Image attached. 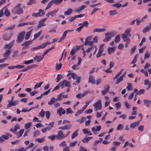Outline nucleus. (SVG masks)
I'll use <instances>...</instances> for the list:
<instances>
[{
    "mask_svg": "<svg viewBox=\"0 0 151 151\" xmlns=\"http://www.w3.org/2000/svg\"><path fill=\"white\" fill-rule=\"evenodd\" d=\"M8 139V137L5 135H3L0 137V142L2 143L4 141V139Z\"/></svg>",
    "mask_w": 151,
    "mask_h": 151,
    "instance_id": "obj_27",
    "label": "nucleus"
},
{
    "mask_svg": "<svg viewBox=\"0 0 151 151\" xmlns=\"http://www.w3.org/2000/svg\"><path fill=\"white\" fill-rule=\"evenodd\" d=\"M15 27V25H13L9 27L5 28L4 29V31H6L8 30H13L14 29Z\"/></svg>",
    "mask_w": 151,
    "mask_h": 151,
    "instance_id": "obj_62",
    "label": "nucleus"
},
{
    "mask_svg": "<svg viewBox=\"0 0 151 151\" xmlns=\"http://www.w3.org/2000/svg\"><path fill=\"white\" fill-rule=\"evenodd\" d=\"M109 12L110 15H114L117 14V12L116 10L109 11Z\"/></svg>",
    "mask_w": 151,
    "mask_h": 151,
    "instance_id": "obj_39",
    "label": "nucleus"
},
{
    "mask_svg": "<svg viewBox=\"0 0 151 151\" xmlns=\"http://www.w3.org/2000/svg\"><path fill=\"white\" fill-rule=\"evenodd\" d=\"M112 6L113 7H115L116 8L118 9L122 6V4L119 3H117L112 5Z\"/></svg>",
    "mask_w": 151,
    "mask_h": 151,
    "instance_id": "obj_53",
    "label": "nucleus"
},
{
    "mask_svg": "<svg viewBox=\"0 0 151 151\" xmlns=\"http://www.w3.org/2000/svg\"><path fill=\"white\" fill-rule=\"evenodd\" d=\"M42 33V31L41 30L37 33L35 34L34 35V38L33 40L37 38L41 35Z\"/></svg>",
    "mask_w": 151,
    "mask_h": 151,
    "instance_id": "obj_37",
    "label": "nucleus"
},
{
    "mask_svg": "<svg viewBox=\"0 0 151 151\" xmlns=\"http://www.w3.org/2000/svg\"><path fill=\"white\" fill-rule=\"evenodd\" d=\"M54 47L53 46L52 47L49 48L46 50L45 51L42 55V56L43 57L49 51L51 50H52L53 49Z\"/></svg>",
    "mask_w": 151,
    "mask_h": 151,
    "instance_id": "obj_34",
    "label": "nucleus"
},
{
    "mask_svg": "<svg viewBox=\"0 0 151 151\" xmlns=\"http://www.w3.org/2000/svg\"><path fill=\"white\" fill-rule=\"evenodd\" d=\"M128 85L127 87V88L128 91H131L132 90L133 88L131 84L130 83H127Z\"/></svg>",
    "mask_w": 151,
    "mask_h": 151,
    "instance_id": "obj_45",
    "label": "nucleus"
},
{
    "mask_svg": "<svg viewBox=\"0 0 151 151\" xmlns=\"http://www.w3.org/2000/svg\"><path fill=\"white\" fill-rule=\"evenodd\" d=\"M43 58V57L42 55H36L35 57H33L34 60L37 62H40Z\"/></svg>",
    "mask_w": 151,
    "mask_h": 151,
    "instance_id": "obj_16",
    "label": "nucleus"
},
{
    "mask_svg": "<svg viewBox=\"0 0 151 151\" xmlns=\"http://www.w3.org/2000/svg\"><path fill=\"white\" fill-rule=\"evenodd\" d=\"M116 34L113 32H107L105 34L106 38L103 41L104 42H107L110 40L111 37H114Z\"/></svg>",
    "mask_w": 151,
    "mask_h": 151,
    "instance_id": "obj_2",
    "label": "nucleus"
},
{
    "mask_svg": "<svg viewBox=\"0 0 151 151\" xmlns=\"http://www.w3.org/2000/svg\"><path fill=\"white\" fill-rule=\"evenodd\" d=\"M73 31V29L72 30H65L63 34V35L60 38L59 40L58 41L59 42H61L63 40H64L66 37L67 34L69 32H71Z\"/></svg>",
    "mask_w": 151,
    "mask_h": 151,
    "instance_id": "obj_7",
    "label": "nucleus"
},
{
    "mask_svg": "<svg viewBox=\"0 0 151 151\" xmlns=\"http://www.w3.org/2000/svg\"><path fill=\"white\" fill-rule=\"evenodd\" d=\"M45 140V137H43L42 138H37L35 139V141H37L41 143L44 142Z\"/></svg>",
    "mask_w": 151,
    "mask_h": 151,
    "instance_id": "obj_33",
    "label": "nucleus"
},
{
    "mask_svg": "<svg viewBox=\"0 0 151 151\" xmlns=\"http://www.w3.org/2000/svg\"><path fill=\"white\" fill-rule=\"evenodd\" d=\"M21 5L20 4H19L16 5L12 10V12L13 14H22L23 12V10L20 7Z\"/></svg>",
    "mask_w": 151,
    "mask_h": 151,
    "instance_id": "obj_1",
    "label": "nucleus"
},
{
    "mask_svg": "<svg viewBox=\"0 0 151 151\" xmlns=\"http://www.w3.org/2000/svg\"><path fill=\"white\" fill-rule=\"evenodd\" d=\"M78 129L76 130L72 134L71 138L73 139L78 136Z\"/></svg>",
    "mask_w": 151,
    "mask_h": 151,
    "instance_id": "obj_30",
    "label": "nucleus"
},
{
    "mask_svg": "<svg viewBox=\"0 0 151 151\" xmlns=\"http://www.w3.org/2000/svg\"><path fill=\"white\" fill-rule=\"evenodd\" d=\"M58 9H57L53 11L48 12L46 14V16L48 17H50V16L51 17L54 16L56 15V13L58 12Z\"/></svg>",
    "mask_w": 151,
    "mask_h": 151,
    "instance_id": "obj_8",
    "label": "nucleus"
},
{
    "mask_svg": "<svg viewBox=\"0 0 151 151\" xmlns=\"http://www.w3.org/2000/svg\"><path fill=\"white\" fill-rule=\"evenodd\" d=\"M47 19V18L42 19L40 20L37 26L38 28H40L42 26L45 25V22Z\"/></svg>",
    "mask_w": 151,
    "mask_h": 151,
    "instance_id": "obj_10",
    "label": "nucleus"
},
{
    "mask_svg": "<svg viewBox=\"0 0 151 151\" xmlns=\"http://www.w3.org/2000/svg\"><path fill=\"white\" fill-rule=\"evenodd\" d=\"M39 13L40 14V17L44 16L45 14V12L43 10L40 9L39 10Z\"/></svg>",
    "mask_w": 151,
    "mask_h": 151,
    "instance_id": "obj_47",
    "label": "nucleus"
},
{
    "mask_svg": "<svg viewBox=\"0 0 151 151\" xmlns=\"http://www.w3.org/2000/svg\"><path fill=\"white\" fill-rule=\"evenodd\" d=\"M69 74L73 79L75 80L77 79L76 81L73 84V85H78L80 82L81 77H77V75L74 73H70Z\"/></svg>",
    "mask_w": 151,
    "mask_h": 151,
    "instance_id": "obj_3",
    "label": "nucleus"
},
{
    "mask_svg": "<svg viewBox=\"0 0 151 151\" xmlns=\"http://www.w3.org/2000/svg\"><path fill=\"white\" fill-rule=\"evenodd\" d=\"M143 19H142L141 20H140L139 18H137L136 19V24L137 25H139L140 23L143 22Z\"/></svg>",
    "mask_w": 151,
    "mask_h": 151,
    "instance_id": "obj_49",
    "label": "nucleus"
},
{
    "mask_svg": "<svg viewBox=\"0 0 151 151\" xmlns=\"http://www.w3.org/2000/svg\"><path fill=\"white\" fill-rule=\"evenodd\" d=\"M62 99V93L60 94L56 99H55L56 101H60Z\"/></svg>",
    "mask_w": 151,
    "mask_h": 151,
    "instance_id": "obj_55",
    "label": "nucleus"
},
{
    "mask_svg": "<svg viewBox=\"0 0 151 151\" xmlns=\"http://www.w3.org/2000/svg\"><path fill=\"white\" fill-rule=\"evenodd\" d=\"M63 0H52L53 3L58 5L61 3Z\"/></svg>",
    "mask_w": 151,
    "mask_h": 151,
    "instance_id": "obj_36",
    "label": "nucleus"
},
{
    "mask_svg": "<svg viewBox=\"0 0 151 151\" xmlns=\"http://www.w3.org/2000/svg\"><path fill=\"white\" fill-rule=\"evenodd\" d=\"M36 2V0H30L27 3L28 5H31L32 4H35Z\"/></svg>",
    "mask_w": 151,
    "mask_h": 151,
    "instance_id": "obj_56",
    "label": "nucleus"
},
{
    "mask_svg": "<svg viewBox=\"0 0 151 151\" xmlns=\"http://www.w3.org/2000/svg\"><path fill=\"white\" fill-rule=\"evenodd\" d=\"M63 84V83H62L60 82L54 88L52 91H53L54 90H58V89H59L60 87V86H62Z\"/></svg>",
    "mask_w": 151,
    "mask_h": 151,
    "instance_id": "obj_43",
    "label": "nucleus"
},
{
    "mask_svg": "<svg viewBox=\"0 0 151 151\" xmlns=\"http://www.w3.org/2000/svg\"><path fill=\"white\" fill-rule=\"evenodd\" d=\"M120 39L119 35H117L115 37L114 40V41L115 43H118L120 41Z\"/></svg>",
    "mask_w": 151,
    "mask_h": 151,
    "instance_id": "obj_48",
    "label": "nucleus"
},
{
    "mask_svg": "<svg viewBox=\"0 0 151 151\" xmlns=\"http://www.w3.org/2000/svg\"><path fill=\"white\" fill-rule=\"evenodd\" d=\"M62 66V64L61 63H60L59 64H56V69L57 70H60Z\"/></svg>",
    "mask_w": 151,
    "mask_h": 151,
    "instance_id": "obj_50",
    "label": "nucleus"
},
{
    "mask_svg": "<svg viewBox=\"0 0 151 151\" xmlns=\"http://www.w3.org/2000/svg\"><path fill=\"white\" fill-rule=\"evenodd\" d=\"M144 85H148L146 90H147L151 86V82H150L148 79H146L144 81Z\"/></svg>",
    "mask_w": 151,
    "mask_h": 151,
    "instance_id": "obj_18",
    "label": "nucleus"
},
{
    "mask_svg": "<svg viewBox=\"0 0 151 151\" xmlns=\"http://www.w3.org/2000/svg\"><path fill=\"white\" fill-rule=\"evenodd\" d=\"M11 52V51L9 50H6V52L3 54V57L7 59Z\"/></svg>",
    "mask_w": 151,
    "mask_h": 151,
    "instance_id": "obj_21",
    "label": "nucleus"
},
{
    "mask_svg": "<svg viewBox=\"0 0 151 151\" xmlns=\"http://www.w3.org/2000/svg\"><path fill=\"white\" fill-rule=\"evenodd\" d=\"M123 69H122L116 75L115 77H114L113 79L114 80V79L117 78L122 73V72L123 70Z\"/></svg>",
    "mask_w": 151,
    "mask_h": 151,
    "instance_id": "obj_60",
    "label": "nucleus"
},
{
    "mask_svg": "<svg viewBox=\"0 0 151 151\" xmlns=\"http://www.w3.org/2000/svg\"><path fill=\"white\" fill-rule=\"evenodd\" d=\"M8 104L7 106V108H9L11 106H15L18 103V101H14L11 102L9 100L8 101Z\"/></svg>",
    "mask_w": 151,
    "mask_h": 151,
    "instance_id": "obj_12",
    "label": "nucleus"
},
{
    "mask_svg": "<svg viewBox=\"0 0 151 151\" xmlns=\"http://www.w3.org/2000/svg\"><path fill=\"white\" fill-rule=\"evenodd\" d=\"M127 37L124 34H123L122 35V38L123 41L124 42L129 43L130 41V39Z\"/></svg>",
    "mask_w": 151,
    "mask_h": 151,
    "instance_id": "obj_26",
    "label": "nucleus"
},
{
    "mask_svg": "<svg viewBox=\"0 0 151 151\" xmlns=\"http://www.w3.org/2000/svg\"><path fill=\"white\" fill-rule=\"evenodd\" d=\"M144 105L147 107H150L151 105V100L144 99L143 100Z\"/></svg>",
    "mask_w": 151,
    "mask_h": 151,
    "instance_id": "obj_15",
    "label": "nucleus"
},
{
    "mask_svg": "<svg viewBox=\"0 0 151 151\" xmlns=\"http://www.w3.org/2000/svg\"><path fill=\"white\" fill-rule=\"evenodd\" d=\"M24 131V129H20L19 132H15V134L17 136V138H19L22 135Z\"/></svg>",
    "mask_w": 151,
    "mask_h": 151,
    "instance_id": "obj_17",
    "label": "nucleus"
},
{
    "mask_svg": "<svg viewBox=\"0 0 151 151\" xmlns=\"http://www.w3.org/2000/svg\"><path fill=\"white\" fill-rule=\"evenodd\" d=\"M53 4V3L52 0L49 2L45 8V10H46L50 8L51 7Z\"/></svg>",
    "mask_w": 151,
    "mask_h": 151,
    "instance_id": "obj_41",
    "label": "nucleus"
},
{
    "mask_svg": "<svg viewBox=\"0 0 151 151\" xmlns=\"http://www.w3.org/2000/svg\"><path fill=\"white\" fill-rule=\"evenodd\" d=\"M15 151H26V149L23 147H21L18 149H16Z\"/></svg>",
    "mask_w": 151,
    "mask_h": 151,
    "instance_id": "obj_63",
    "label": "nucleus"
},
{
    "mask_svg": "<svg viewBox=\"0 0 151 151\" xmlns=\"http://www.w3.org/2000/svg\"><path fill=\"white\" fill-rule=\"evenodd\" d=\"M131 31V28H128L125 30V34L126 36L129 37L131 36V35L130 34Z\"/></svg>",
    "mask_w": 151,
    "mask_h": 151,
    "instance_id": "obj_25",
    "label": "nucleus"
},
{
    "mask_svg": "<svg viewBox=\"0 0 151 151\" xmlns=\"http://www.w3.org/2000/svg\"><path fill=\"white\" fill-rule=\"evenodd\" d=\"M73 11L72 9L69 8L66 11H65L64 13V14L65 15H68L71 14Z\"/></svg>",
    "mask_w": 151,
    "mask_h": 151,
    "instance_id": "obj_28",
    "label": "nucleus"
},
{
    "mask_svg": "<svg viewBox=\"0 0 151 151\" xmlns=\"http://www.w3.org/2000/svg\"><path fill=\"white\" fill-rule=\"evenodd\" d=\"M4 14L7 17H9L10 15V13L7 9L5 10Z\"/></svg>",
    "mask_w": 151,
    "mask_h": 151,
    "instance_id": "obj_46",
    "label": "nucleus"
},
{
    "mask_svg": "<svg viewBox=\"0 0 151 151\" xmlns=\"http://www.w3.org/2000/svg\"><path fill=\"white\" fill-rule=\"evenodd\" d=\"M25 33V32L24 31L19 33V35L16 41L18 43L21 42L24 40V36Z\"/></svg>",
    "mask_w": 151,
    "mask_h": 151,
    "instance_id": "obj_6",
    "label": "nucleus"
},
{
    "mask_svg": "<svg viewBox=\"0 0 151 151\" xmlns=\"http://www.w3.org/2000/svg\"><path fill=\"white\" fill-rule=\"evenodd\" d=\"M79 151H87V150L85 147L81 145L80 147Z\"/></svg>",
    "mask_w": 151,
    "mask_h": 151,
    "instance_id": "obj_64",
    "label": "nucleus"
},
{
    "mask_svg": "<svg viewBox=\"0 0 151 151\" xmlns=\"http://www.w3.org/2000/svg\"><path fill=\"white\" fill-rule=\"evenodd\" d=\"M94 42H92V41H89V43L88 44V45L90 46H91V47L94 48L96 47V46L95 45H94L93 44Z\"/></svg>",
    "mask_w": 151,
    "mask_h": 151,
    "instance_id": "obj_57",
    "label": "nucleus"
},
{
    "mask_svg": "<svg viewBox=\"0 0 151 151\" xmlns=\"http://www.w3.org/2000/svg\"><path fill=\"white\" fill-rule=\"evenodd\" d=\"M32 32H31V31H29V32H27L26 34V35L25 37V40H28L29 38L30 35V34H31Z\"/></svg>",
    "mask_w": 151,
    "mask_h": 151,
    "instance_id": "obj_42",
    "label": "nucleus"
},
{
    "mask_svg": "<svg viewBox=\"0 0 151 151\" xmlns=\"http://www.w3.org/2000/svg\"><path fill=\"white\" fill-rule=\"evenodd\" d=\"M83 132L84 134H87L90 135H92L91 132L88 131L87 129H83Z\"/></svg>",
    "mask_w": 151,
    "mask_h": 151,
    "instance_id": "obj_40",
    "label": "nucleus"
},
{
    "mask_svg": "<svg viewBox=\"0 0 151 151\" xmlns=\"http://www.w3.org/2000/svg\"><path fill=\"white\" fill-rule=\"evenodd\" d=\"M56 136V139L58 140L61 139L65 137V135L61 131H59Z\"/></svg>",
    "mask_w": 151,
    "mask_h": 151,
    "instance_id": "obj_9",
    "label": "nucleus"
},
{
    "mask_svg": "<svg viewBox=\"0 0 151 151\" xmlns=\"http://www.w3.org/2000/svg\"><path fill=\"white\" fill-rule=\"evenodd\" d=\"M43 82H40L39 83H37L35 85L34 89H36L37 88L40 87L41 86V85L43 83Z\"/></svg>",
    "mask_w": 151,
    "mask_h": 151,
    "instance_id": "obj_38",
    "label": "nucleus"
},
{
    "mask_svg": "<svg viewBox=\"0 0 151 151\" xmlns=\"http://www.w3.org/2000/svg\"><path fill=\"white\" fill-rule=\"evenodd\" d=\"M83 46V45H81V46L76 45L73 47L72 49H73V50L76 52L77 50H79L80 49V47H82Z\"/></svg>",
    "mask_w": 151,
    "mask_h": 151,
    "instance_id": "obj_35",
    "label": "nucleus"
},
{
    "mask_svg": "<svg viewBox=\"0 0 151 151\" xmlns=\"http://www.w3.org/2000/svg\"><path fill=\"white\" fill-rule=\"evenodd\" d=\"M151 27L149 26H146L142 30V32L144 34L146 33L147 32H148L150 29Z\"/></svg>",
    "mask_w": 151,
    "mask_h": 151,
    "instance_id": "obj_31",
    "label": "nucleus"
},
{
    "mask_svg": "<svg viewBox=\"0 0 151 151\" xmlns=\"http://www.w3.org/2000/svg\"><path fill=\"white\" fill-rule=\"evenodd\" d=\"M13 34V32L11 31L8 33H5L3 35V38L5 40H8L10 39L12 36Z\"/></svg>",
    "mask_w": 151,
    "mask_h": 151,
    "instance_id": "obj_5",
    "label": "nucleus"
},
{
    "mask_svg": "<svg viewBox=\"0 0 151 151\" xmlns=\"http://www.w3.org/2000/svg\"><path fill=\"white\" fill-rule=\"evenodd\" d=\"M125 72L124 74L121 75L119 78H118L117 79L115 83L116 84H119L120 82L123 81V78L125 77Z\"/></svg>",
    "mask_w": 151,
    "mask_h": 151,
    "instance_id": "obj_14",
    "label": "nucleus"
},
{
    "mask_svg": "<svg viewBox=\"0 0 151 151\" xmlns=\"http://www.w3.org/2000/svg\"><path fill=\"white\" fill-rule=\"evenodd\" d=\"M54 122H50L49 123V124H46L47 125H49V127H47L49 128V129L50 130L53 127L54 125Z\"/></svg>",
    "mask_w": 151,
    "mask_h": 151,
    "instance_id": "obj_51",
    "label": "nucleus"
},
{
    "mask_svg": "<svg viewBox=\"0 0 151 151\" xmlns=\"http://www.w3.org/2000/svg\"><path fill=\"white\" fill-rule=\"evenodd\" d=\"M86 7V6L84 5H82L76 8L75 11L76 12H80L81 11L83 10Z\"/></svg>",
    "mask_w": 151,
    "mask_h": 151,
    "instance_id": "obj_23",
    "label": "nucleus"
},
{
    "mask_svg": "<svg viewBox=\"0 0 151 151\" xmlns=\"http://www.w3.org/2000/svg\"><path fill=\"white\" fill-rule=\"evenodd\" d=\"M101 129V127L100 126H97L96 127V129L94 127H93L91 128L92 131L94 132L96 134L97 131H99Z\"/></svg>",
    "mask_w": 151,
    "mask_h": 151,
    "instance_id": "obj_20",
    "label": "nucleus"
},
{
    "mask_svg": "<svg viewBox=\"0 0 151 151\" xmlns=\"http://www.w3.org/2000/svg\"><path fill=\"white\" fill-rule=\"evenodd\" d=\"M32 42L31 41H25L24 43L22 44V46H27L28 45L30 44V43Z\"/></svg>",
    "mask_w": 151,
    "mask_h": 151,
    "instance_id": "obj_54",
    "label": "nucleus"
},
{
    "mask_svg": "<svg viewBox=\"0 0 151 151\" xmlns=\"http://www.w3.org/2000/svg\"><path fill=\"white\" fill-rule=\"evenodd\" d=\"M32 123L31 122L25 124L24 128L25 129H27L29 128L32 125Z\"/></svg>",
    "mask_w": 151,
    "mask_h": 151,
    "instance_id": "obj_44",
    "label": "nucleus"
},
{
    "mask_svg": "<svg viewBox=\"0 0 151 151\" xmlns=\"http://www.w3.org/2000/svg\"><path fill=\"white\" fill-rule=\"evenodd\" d=\"M115 48L114 47H109L108 48L107 51L109 54L113 52L115 50Z\"/></svg>",
    "mask_w": 151,
    "mask_h": 151,
    "instance_id": "obj_29",
    "label": "nucleus"
},
{
    "mask_svg": "<svg viewBox=\"0 0 151 151\" xmlns=\"http://www.w3.org/2000/svg\"><path fill=\"white\" fill-rule=\"evenodd\" d=\"M65 113V111L62 107L60 108L57 111V113L59 114L60 116L62 115V114H64Z\"/></svg>",
    "mask_w": 151,
    "mask_h": 151,
    "instance_id": "obj_19",
    "label": "nucleus"
},
{
    "mask_svg": "<svg viewBox=\"0 0 151 151\" xmlns=\"http://www.w3.org/2000/svg\"><path fill=\"white\" fill-rule=\"evenodd\" d=\"M40 134V132L39 131L36 130L35 132L34 133L33 136L35 137H36L37 136L39 135Z\"/></svg>",
    "mask_w": 151,
    "mask_h": 151,
    "instance_id": "obj_61",
    "label": "nucleus"
},
{
    "mask_svg": "<svg viewBox=\"0 0 151 151\" xmlns=\"http://www.w3.org/2000/svg\"><path fill=\"white\" fill-rule=\"evenodd\" d=\"M55 98L54 97H52L50 101L48 102V104L49 105L51 106L53 103H54L55 102Z\"/></svg>",
    "mask_w": 151,
    "mask_h": 151,
    "instance_id": "obj_32",
    "label": "nucleus"
},
{
    "mask_svg": "<svg viewBox=\"0 0 151 151\" xmlns=\"http://www.w3.org/2000/svg\"><path fill=\"white\" fill-rule=\"evenodd\" d=\"M94 79L95 78L93 76L90 75L88 78V83H91L93 84H95L96 83V82Z\"/></svg>",
    "mask_w": 151,
    "mask_h": 151,
    "instance_id": "obj_22",
    "label": "nucleus"
},
{
    "mask_svg": "<svg viewBox=\"0 0 151 151\" xmlns=\"http://www.w3.org/2000/svg\"><path fill=\"white\" fill-rule=\"evenodd\" d=\"M73 112V111L70 108H67L66 109V114H72Z\"/></svg>",
    "mask_w": 151,
    "mask_h": 151,
    "instance_id": "obj_52",
    "label": "nucleus"
},
{
    "mask_svg": "<svg viewBox=\"0 0 151 151\" xmlns=\"http://www.w3.org/2000/svg\"><path fill=\"white\" fill-rule=\"evenodd\" d=\"M106 29L105 28H101L99 29L98 28H95L93 29L92 30V32L93 33L95 32H104L106 31Z\"/></svg>",
    "mask_w": 151,
    "mask_h": 151,
    "instance_id": "obj_13",
    "label": "nucleus"
},
{
    "mask_svg": "<svg viewBox=\"0 0 151 151\" xmlns=\"http://www.w3.org/2000/svg\"><path fill=\"white\" fill-rule=\"evenodd\" d=\"M48 138L50 139L52 141H53L55 138L56 139V136L54 135H52L48 137Z\"/></svg>",
    "mask_w": 151,
    "mask_h": 151,
    "instance_id": "obj_59",
    "label": "nucleus"
},
{
    "mask_svg": "<svg viewBox=\"0 0 151 151\" xmlns=\"http://www.w3.org/2000/svg\"><path fill=\"white\" fill-rule=\"evenodd\" d=\"M93 106L94 107V110L95 111H97L101 109L102 108L101 100H100L93 104Z\"/></svg>",
    "mask_w": 151,
    "mask_h": 151,
    "instance_id": "obj_4",
    "label": "nucleus"
},
{
    "mask_svg": "<svg viewBox=\"0 0 151 151\" xmlns=\"http://www.w3.org/2000/svg\"><path fill=\"white\" fill-rule=\"evenodd\" d=\"M60 83H62L63 84L62 86H61L62 88H63L64 86L68 87H70V81H67L66 80H64L62 82H60Z\"/></svg>",
    "mask_w": 151,
    "mask_h": 151,
    "instance_id": "obj_11",
    "label": "nucleus"
},
{
    "mask_svg": "<svg viewBox=\"0 0 151 151\" xmlns=\"http://www.w3.org/2000/svg\"><path fill=\"white\" fill-rule=\"evenodd\" d=\"M63 78V76L62 75L60 74H58L57 75V77L56 78V79H57V82H59L60 81V80L61 79Z\"/></svg>",
    "mask_w": 151,
    "mask_h": 151,
    "instance_id": "obj_58",
    "label": "nucleus"
},
{
    "mask_svg": "<svg viewBox=\"0 0 151 151\" xmlns=\"http://www.w3.org/2000/svg\"><path fill=\"white\" fill-rule=\"evenodd\" d=\"M71 127V125H66L63 127H60L58 128L59 129H62L63 130L65 129H70Z\"/></svg>",
    "mask_w": 151,
    "mask_h": 151,
    "instance_id": "obj_24",
    "label": "nucleus"
}]
</instances>
